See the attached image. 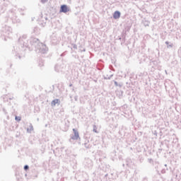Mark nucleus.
Here are the masks:
<instances>
[{
    "label": "nucleus",
    "instance_id": "obj_5",
    "mask_svg": "<svg viewBox=\"0 0 181 181\" xmlns=\"http://www.w3.org/2000/svg\"><path fill=\"white\" fill-rule=\"evenodd\" d=\"M15 119H16V121H21V117L16 116Z\"/></svg>",
    "mask_w": 181,
    "mask_h": 181
},
{
    "label": "nucleus",
    "instance_id": "obj_6",
    "mask_svg": "<svg viewBox=\"0 0 181 181\" xmlns=\"http://www.w3.org/2000/svg\"><path fill=\"white\" fill-rule=\"evenodd\" d=\"M24 169H25V170H28V169H29V166L25 165Z\"/></svg>",
    "mask_w": 181,
    "mask_h": 181
},
{
    "label": "nucleus",
    "instance_id": "obj_1",
    "mask_svg": "<svg viewBox=\"0 0 181 181\" xmlns=\"http://www.w3.org/2000/svg\"><path fill=\"white\" fill-rule=\"evenodd\" d=\"M73 132H74V136L71 137V139H74V141H77L78 139H80L78 132L76 129H73Z\"/></svg>",
    "mask_w": 181,
    "mask_h": 181
},
{
    "label": "nucleus",
    "instance_id": "obj_4",
    "mask_svg": "<svg viewBox=\"0 0 181 181\" xmlns=\"http://www.w3.org/2000/svg\"><path fill=\"white\" fill-rule=\"evenodd\" d=\"M58 103H59V99H55L52 102L51 105L52 107H54L56 104H57Z\"/></svg>",
    "mask_w": 181,
    "mask_h": 181
},
{
    "label": "nucleus",
    "instance_id": "obj_2",
    "mask_svg": "<svg viewBox=\"0 0 181 181\" xmlns=\"http://www.w3.org/2000/svg\"><path fill=\"white\" fill-rule=\"evenodd\" d=\"M69 11H70V10L69 9V7H67V6L62 5L61 6L60 12H64V13H66L69 12Z\"/></svg>",
    "mask_w": 181,
    "mask_h": 181
},
{
    "label": "nucleus",
    "instance_id": "obj_3",
    "mask_svg": "<svg viewBox=\"0 0 181 181\" xmlns=\"http://www.w3.org/2000/svg\"><path fill=\"white\" fill-rule=\"evenodd\" d=\"M121 16V13L119 11H115L113 14V18L115 19H119Z\"/></svg>",
    "mask_w": 181,
    "mask_h": 181
}]
</instances>
